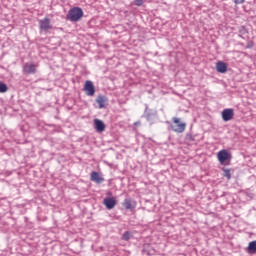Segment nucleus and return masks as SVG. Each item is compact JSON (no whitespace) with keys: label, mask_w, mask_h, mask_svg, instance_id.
<instances>
[{"label":"nucleus","mask_w":256,"mask_h":256,"mask_svg":"<svg viewBox=\"0 0 256 256\" xmlns=\"http://www.w3.org/2000/svg\"><path fill=\"white\" fill-rule=\"evenodd\" d=\"M96 103H98L99 109H105V107H107L109 103V99L107 98V96L99 94L96 98Z\"/></svg>","instance_id":"obj_9"},{"label":"nucleus","mask_w":256,"mask_h":256,"mask_svg":"<svg viewBox=\"0 0 256 256\" xmlns=\"http://www.w3.org/2000/svg\"><path fill=\"white\" fill-rule=\"evenodd\" d=\"M83 17V9L79 7H74L69 10L66 19L68 21L77 22L80 21V19Z\"/></svg>","instance_id":"obj_1"},{"label":"nucleus","mask_w":256,"mask_h":256,"mask_svg":"<svg viewBox=\"0 0 256 256\" xmlns=\"http://www.w3.org/2000/svg\"><path fill=\"white\" fill-rule=\"evenodd\" d=\"M134 125H135V126H139V125H141V121H137V122H135V123H134Z\"/></svg>","instance_id":"obj_22"},{"label":"nucleus","mask_w":256,"mask_h":256,"mask_svg":"<svg viewBox=\"0 0 256 256\" xmlns=\"http://www.w3.org/2000/svg\"><path fill=\"white\" fill-rule=\"evenodd\" d=\"M235 5H243L245 3V0H232Z\"/></svg>","instance_id":"obj_21"},{"label":"nucleus","mask_w":256,"mask_h":256,"mask_svg":"<svg viewBox=\"0 0 256 256\" xmlns=\"http://www.w3.org/2000/svg\"><path fill=\"white\" fill-rule=\"evenodd\" d=\"M22 71L24 75H35V73H37V65L33 63H25Z\"/></svg>","instance_id":"obj_5"},{"label":"nucleus","mask_w":256,"mask_h":256,"mask_svg":"<svg viewBox=\"0 0 256 256\" xmlns=\"http://www.w3.org/2000/svg\"><path fill=\"white\" fill-rule=\"evenodd\" d=\"M144 117L146 121H148L149 123H153V109H149V107L146 106Z\"/></svg>","instance_id":"obj_15"},{"label":"nucleus","mask_w":256,"mask_h":256,"mask_svg":"<svg viewBox=\"0 0 256 256\" xmlns=\"http://www.w3.org/2000/svg\"><path fill=\"white\" fill-rule=\"evenodd\" d=\"M217 159L220 163V165H225L228 161V163L231 162V159H233V156L228 150H220L217 154Z\"/></svg>","instance_id":"obj_3"},{"label":"nucleus","mask_w":256,"mask_h":256,"mask_svg":"<svg viewBox=\"0 0 256 256\" xmlns=\"http://www.w3.org/2000/svg\"><path fill=\"white\" fill-rule=\"evenodd\" d=\"M7 91H9L7 84L0 82V93H7Z\"/></svg>","instance_id":"obj_16"},{"label":"nucleus","mask_w":256,"mask_h":256,"mask_svg":"<svg viewBox=\"0 0 256 256\" xmlns=\"http://www.w3.org/2000/svg\"><path fill=\"white\" fill-rule=\"evenodd\" d=\"M239 33L241 34V35H247V28H245V26H242L241 28H240V30H239Z\"/></svg>","instance_id":"obj_20"},{"label":"nucleus","mask_w":256,"mask_h":256,"mask_svg":"<svg viewBox=\"0 0 256 256\" xmlns=\"http://www.w3.org/2000/svg\"><path fill=\"white\" fill-rule=\"evenodd\" d=\"M90 179L91 181H93L94 183H97L98 185H100V183H103V181H105V178H103V176L99 172H95V171L91 173Z\"/></svg>","instance_id":"obj_10"},{"label":"nucleus","mask_w":256,"mask_h":256,"mask_svg":"<svg viewBox=\"0 0 256 256\" xmlns=\"http://www.w3.org/2000/svg\"><path fill=\"white\" fill-rule=\"evenodd\" d=\"M143 3V0H134L133 5H136V7H141Z\"/></svg>","instance_id":"obj_19"},{"label":"nucleus","mask_w":256,"mask_h":256,"mask_svg":"<svg viewBox=\"0 0 256 256\" xmlns=\"http://www.w3.org/2000/svg\"><path fill=\"white\" fill-rule=\"evenodd\" d=\"M83 91L88 97H93L95 95V85L90 80H87L84 84Z\"/></svg>","instance_id":"obj_6"},{"label":"nucleus","mask_w":256,"mask_h":256,"mask_svg":"<svg viewBox=\"0 0 256 256\" xmlns=\"http://www.w3.org/2000/svg\"><path fill=\"white\" fill-rule=\"evenodd\" d=\"M235 116V111L232 108H226L222 111V119L223 121H231Z\"/></svg>","instance_id":"obj_7"},{"label":"nucleus","mask_w":256,"mask_h":256,"mask_svg":"<svg viewBox=\"0 0 256 256\" xmlns=\"http://www.w3.org/2000/svg\"><path fill=\"white\" fill-rule=\"evenodd\" d=\"M223 177H226V179H231V170L227 168H223Z\"/></svg>","instance_id":"obj_17"},{"label":"nucleus","mask_w":256,"mask_h":256,"mask_svg":"<svg viewBox=\"0 0 256 256\" xmlns=\"http://www.w3.org/2000/svg\"><path fill=\"white\" fill-rule=\"evenodd\" d=\"M103 203L106 207V209H114L115 208V205H117V200L115 198H105L103 200Z\"/></svg>","instance_id":"obj_11"},{"label":"nucleus","mask_w":256,"mask_h":256,"mask_svg":"<svg viewBox=\"0 0 256 256\" xmlns=\"http://www.w3.org/2000/svg\"><path fill=\"white\" fill-rule=\"evenodd\" d=\"M173 124H171V129L175 133H183L187 127L186 123L181 122V119L174 117L172 118Z\"/></svg>","instance_id":"obj_2"},{"label":"nucleus","mask_w":256,"mask_h":256,"mask_svg":"<svg viewBox=\"0 0 256 256\" xmlns=\"http://www.w3.org/2000/svg\"><path fill=\"white\" fill-rule=\"evenodd\" d=\"M246 251L249 255L256 254V240L249 242L248 247L246 248Z\"/></svg>","instance_id":"obj_14"},{"label":"nucleus","mask_w":256,"mask_h":256,"mask_svg":"<svg viewBox=\"0 0 256 256\" xmlns=\"http://www.w3.org/2000/svg\"><path fill=\"white\" fill-rule=\"evenodd\" d=\"M39 29L44 33H47L50 31V29H53V26H51V19L45 17L44 19L39 20Z\"/></svg>","instance_id":"obj_4"},{"label":"nucleus","mask_w":256,"mask_h":256,"mask_svg":"<svg viewBox=\"0 0 256 256\" xmlns=\"http://www.w3.org/2000/svg\"><path fill=\"white\" fill-rule=\"evenodd\" d=\"M216 71L218 73H227V63L219 61L216 63Z\"/></svg>","instance_id":"obj_13"},{"label":"nucleus","mask_w":256,"mask_h":256,"mask_svg":"<svg viewBox=\"0 0 256 256\" xmlns=\"http://www.w3.org/2000/svg\"><path fill=\"white\" fill-rule=\"evenodd\" d=\"M94 128L98 133L105 131V123L102 120L94 119Z\"/></svg>","instance_id":"obj_12"},{"label":"nucleus","mask_w":256,"mask_h":256,"mask_svg":"<svg viewBox=\"0 0 256 256\" xmlns=\"http://www.w3.org/2000/svg\"><path fill=\"white\" fill-rule=\"evenodd\" d=\"M122 206L129 211H133L137 207V202L131 198L124 199Z\"/></svg>","instance_id":"obj_8"},{"label":"nucleus","mask_w":256,"mask_h":256,"mask_svg":"<svg viewBox=\"0 0 256 256\" xmlns=\"http://www.w3.org/2000/svg\"><path fill=\"white\" fill-rule=\"evenodd\" d=\"M122 239H123V241H129V239H131V232H130V231H126V232L122 235Z\"/></svg>","instance_id":"obj_18"}]
</instances>
